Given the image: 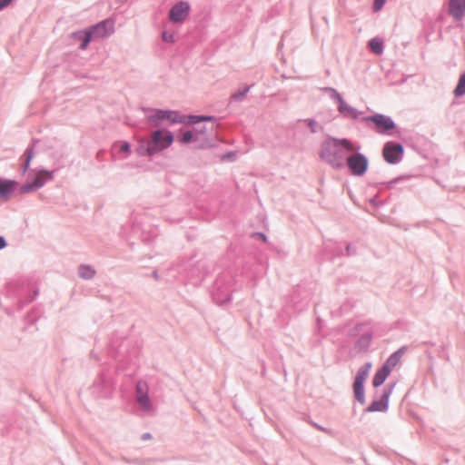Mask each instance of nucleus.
Returning <instances> with one entry per match:
<instances>
[{
  "label": "nucleus",
  "mask_w": 465,
  "mask_h": 465,
  "mask_svg": "<svg viewBox=\"0 0 465 465\" xmlns=\"http://www.w3.org/2000/svg\"><path fill=\"white\" fill-rule=\"evenodd\" d=\"M358 149H360V146L355 147L351 141L347 138L328 136L321 143L319 155L322 161L333 169L340 170L345 165L346 153Z\"/></svg>",
  "instance_id": "nucleus-1"
},
{
  "label": "nucleus",
  "mask_w": 465,
  "mask_h": 465,
  "mask_svg": "<svg viewBox=\"0 0 465 465\" xmlns=\"http://www.w3.org/2000/svg\"><path fill=\"white\" fill-rule=\"evenodd\" d=\"M173 142V134L168 130H155L151 138H141L136 153L141 156H153L168 148Z\"/></svg>",
  "instance_id": "nucleus-2"
},
{
  "label": "nucleus",
  "mask_w": 465,
  "mask_h": 465,
  "mask_svg": "<svg viewBox=\"0 0 465 465\" xmlns=\"http://www.w3.org/2000/svg\"><path fill=\"white\" fill-rule=\"evenodd\" d=\"M143 111L146 114L148 123L153 127L161 125L163 121L171 124L185 123V117L175 111L153 108H143Z\"/></svg>",
  "instance_id": "nucleus-3"
},
{
  "label": "nucleus",
  "mask_w": 465,
  "mask_h": 465,
  "mask_svg": "<svg viewBox=\"0 0 465 465\" xmlns=\"http://www.w3.org/2000/svg\"><path fill=\"white\" fill-rule=\"evenodd\" d=\"M371 369V362H365L362 366L359 368L353 382L354 397L356 401L361 405H364L366 402L364 383L367 378L369 377Z\"/></svg>",
  "instance_id": "nucleus-4"
},
{
  "label": "nucleus",
  "mask_w": 465,
  "mask_h": 465,
  "mask_svg": "<svg viewBox=\"0 0 465 465\" xmlns=\"http://www.w3.org/2000/svg\"><path fill=\"white\" fill-rule=\"evenodd\" d=\"M113 386V380L108 371H102L93 383V393L98 398H107L112 394Z\"/></svg>",
  "instance_id": "nucleus-5"
},
{
  "label": "nucleus",
  "mask_w": 465,
  "mask_h": 465,
  "mask_svg": "<svg viewBox=\"0 0 465 465\" xmlns=\"http://www.w3.org/2000/svg\"><path fill=\"white\" fill-rule=\"evenodd\" d=\"M345 163L351 174L354 176L364 175L369 167V160L367 156L359 152L346 157Z\"/></svg>",
  "instance_id": "nucleus-6"
},
{
  "label": "nucleus",
  "mask_w": 465,
  "mask_h": 465,
  "mask_svg": "<svg viewBox=\"0 0 465 465\" xmlns=\"http://www.w3.org/2000/svg\"><path fill=\"white\" fill-rule=\"evenodd\" d=\"M361 122H372L375 125V131L379 134H389L396 128L392 118L382 114L361 117Z\"/></svg>",
  "instance_id": "nucleus-7"
},
{
  "label": "nucleus",
  "mask_w": 465,
  "mask_h": 465,
  "mask_svg": "<svg viewBox=\"0 0 465 465\" xmlns=\"http://www.w3.org/2000/svg\"><path fill=\"white\" fill-rule=\"evenodd\" d=\"M404 148L400 143L387 142L382 149L384 160L390 164L399 163L403 157Z\"/></svg>",
  "instance_id": "nucleus-8"
},
{
  "label": "nucleus",
  "mask_w": 465,
  "mask_h": 465,
  "mask_svg": "<svg viewBox=\"0 0 465 465\" xmlns=\"http://www.w3.org/2000/svg\"><path fill=\"white\" fill-rule=\"evenodd\" d=\"M396 382L388 383L383 389L380 400L373 401L366 409L368 412L387 411L389 409V400L393 391Z\"/></svg>",
  "instance_id": "nucleus-9"
},
{
  "label": "nucleus",
  "mask_w": 465,
  "mask_h": 465,
  "mask_svg": "<svg viewBox=\"0 0 465 465\" xmlns=\"http://www.w3.org/2000/svg\"><path fill=\"white\" fill-rule=\"evenodd\" d=\"M93 39L107 37L114 33V21L111 19L103 20L87 28Z\"/></svg>",
  "instance_id": "nucleus-10"
},
{
  "label": "nucleus",
  "mask_w": 465,
  "mask_h": 465,
  "mask_svg": "<svg viewBox=\"0 0 465 465\" xmlns=\"http://www.w3.org/2000/svg\"><path fill=\"white\" fill-rule=\"evenodd\" d=\"M190 5L187 2H178L169 11V20L172 23L183 22L190 13Z\"/></svg>",
  "instance_id": "nucleus-11"
},
{
  "label": "nucleus",
  "mask_w": 465,
  "mask_h": 465,
  "mask_svg": "<svg viewBox=\"0 0 465 465\" xmlns=\"http://www.w3.org/2000/svg\"><path fill=\"white\" fill-rule=\"evenodd\" d=\"M337 110L344 118L361 121V115L362 114V112L348 104L345 100L342 102L341 101V104L337 106Z\"/></svg>",
  "instance_id": "nucleus-12"
},
{
  "label": "nucleus",
  "mask_w": 465,
  "mask_h": 465,
  "mask_svg": "<svg viewBox=\"0 0 465 465\" xmlns=\"http://www.w3.org/2000/svg\"><path fill=\"white\" fill-rule=\"evenodd\" d=\"M449 12L456 21L461 20L465 15V0H450Z\"/></svg>",
  "instance_id": "nucleus-13"
},
{
  "label": "nucleus",
  "mask_w": 465,
  "mask_h": 465,
  "mask_svg": "<svg viewBox=\"0 0 465 465\" xmlns=\"http://www.w3.org/2000/svg\"><path fill=\"white\" fill-rule=\"evenodd\" d=\"M54 171L41 169L35 173L32 183H34L35 187H36L38 190L45 185L46 181H51L54 179Z\"/></svg>",
  "instance_id": "nucleus-14"
},
{
  "label": "nucleus",
  "mask_w": 465,
  "mask_h": 465,
  "mask_svg": "<svg viewBox=\"0 0 465 465\" xmlns=\"http://www.w3.org/2000/svg\"><path fill=\"white\" fill-rule=\"evenodd\" d=\"M405 351H406V346L401 347L399 350H397L391 355L389 356V358L386 360V361L383 363V365L381 367H383L384 369L387 368L388 371L391 372L393 368L398 364V362L401 359Z\"/></svg>",
  "instance_id": "nucleus-15"
},
{
  "label": "nucleus",
  "mask_w": 465,
  "mask_h": 465,
  "mask_svg": "<svg viewBox=\"0 0 465 465\" xmlns=\"http://www.w3.org/2000/svg\"><path fill=\"white\" fill-rule=\"evenodd\" d=\"M70 36L73 40L81 42L79 45L81 50L86 49L91 42L90 33H88L87 29L73 32Z\"/></svg>",
  "instance_id": "nucleus-16"
},
{
  "label": "nucleus",
  "mask_w": 465,
  "mask_h": 465,
  "mask_svg": "<svg viewBox=\"0 0 465 465\" xmlns=\"http://www.w3.org/2000/svg\"><path fill=\"white\" fill-rule=\"evenodd\" d=\"M16 182L15 180H6L0 178V199H7L15 191Z\"/></svg>",
  "instance_id": "nucleus-17"
},
{
  "label": "nucleus",
  "mask_w": 465,
  "mask_h": 465,
  "mask_svg": "<svg viewBox=\"0 0 465 465\" xmlns=\"http://www.w3.org/2000/svg\"><path fill=\"white\" fill-rule=\"evenodd\" d=\"M35 141L33 142L32 145H30L26 148V150L25 151V153L23 154L24 163H23V166L21 169L22 174H25L28 171L30 163L35 156Z\"/></svg>",
  "instance_id": "nucleus-18"
},
{
  "label": "nucleus",
  "mask_w": 465,
  "mask_h": 465,
  "mask_svg": "<svg viewBox=\"0 0 465 465\" xmlns=\"http://www.w3.org/2000/svg\"><path fill=\"white\" fill-rule=\"evenodd\" d=\"M78 276L83 280H92L96 274V270L90 264H80L78 267Z\"/></svg>",
  "instance_id": "nucleus-19"
},
{
  "label": "nucleus",
  "mask_w": 465,
  "mask_h": 465,
  "mask_svg": "<svg viewBox=\"0 0 465 465\" xmlns=\"http://www.w3.org/2000/svg\"><path fill=\"white\" fill-rule=\"evenodd\" d=\"M183 116L185 117L184 124H200L201 122H213L214 123L216 121V118L214 116H211V115L190 114V115H183Z\"/></svg>",
  "instance_id": "nucleus-20"
},
{
  "label": "nucleus",
  "mask_w": 465,
  "mask_h": 465,
  "mask_svg": "<svg viewBox=\"0 0 465 465\" xmlns=\"http://www.w3.org/2000/svg\"><path fill=\"white\" fill-rule=\"evenodd\" d=\"M390 374L391 372L388 371L387 368L381 367L373 376V387L378 388L382 385Z\"/></svg>",
  "instance_id": "nucleus-21"
},
{
  "label": "nucleus",
  "mask_w": 465,
  "mask_h": 465,
  "mask_svg": "<svg viewBox=\"0 0 465 465\" xmlns=\"http://www.w3.org/2000/svg\"><path fill=\"white\" fill-rule=\"evenodd\" d=\"M299 123H304L312 134L323 132L324 127L314 118H306L298 120Z\"/></svg>",
  "instance_id": "nucleus-22"
},
{
  "label": "nucleus",
  "mask_w": 465,
  "mask_h": 465,
  "mask_svg": "<svg viewBox=\"0 0 465 465\" xmlns=\"http://www.w3.org/2000/svg\"><path fill=\"white\" fill-rule=\"evenodd\" d=\"M219 289H220V286H219V282H216V290H214L213 292V298L217 304L223 305L231 301V294L228 292L222 293V292H220Z\"/></svg>",
  "instance_id": "nucleus-23"
},
{
  "label": "nucleus",
  "mask_w": 465,
  "mask_h": 465,
  "mask_svg": "<svg viewBox=\"0 0 465 465\" xmlns=\"http://www.w3.org/2000/svg\"><path fill=\"white\" fill-rule=\"evenodd\" d=\"M372 335L371 333L362 334L356 341L355 348L361 351H365L371 345Z\"/></svg>",
  "instance_id": "nucleus-24"
},
{
  "label": "nucleus",
  "mask_w": 465,
  "mask_h": 465,
  "mask_svg": "<svg viewBox=\"0 0 465 465\" xmlns=\"http://www.w3.org/2000/svg\"><path fill=\"white\" fill-rule=\"evenodd\" d=\"M136 401L143 411L149 412L153 409V404L149 394L136 397Z\"/></svg>",
  "instance_id": "nucleus-25"
},
{
  "label": "nucleus",
  "mask_w": 465,
  "mask_h": 465,
  "mask_svg": "<svg viewBox=\"0 0 465 465\" xmlns=\"http://www.w3.org/2000/svg\"><path fill=\"white\" fill-rule=\"evenodd\" d=\"M453 94L456 97H460L465 94V72L460 75Z\"/></svg>",
  "instance_id": "nucleus-26"
},
{
  "label": "nucleus",
  "mask_w": 465,
  "mask_h": 465,
  "mask_svg": "<svg viewBox=\"0 0 465 465\" xmlns=\"http://www.w3.org/2000/svg\"><path fill=\"white\" fill-rule=\"evenodd\" d=\"M323 92L328 93L330 97L335 101L338 104H341V101H344L341 94L333 87H323L322 89Z\"/></svg>",
  "instance_id": "nucleus-27"
},
{
  "label": "nucleus",
  "mask_w": 465,
  "mask_h": 465,
  "mask_svg": "<svg viewBox=\"0 0 465 465\" xmlns=\"http://www.w3.org/2000/svg\"><path fill=\"white\" fill-rule=\"evenodd\" d=\"M369 45L376 54H381L383 53V43L381 40L372 38L369 42Z\"/></svg>",
  "instance_id": "nucleus-28"
},
{
  "label": "nucleus",
  "mask_w": 465,
  "mask_h": 465,
  "mask_svg": "<svg viewBox=\"0 0 465 465\" xmlns=\"http://www.w3.org/2000/svg\"><path fill=\"white\" fill-rule=\"evenodd\" d=\"M252 85H247L242 90L232 94L231 99L237 101V102H242L244 100L246 94L252 88Z\"/></svg>",
  "instance_id": "nucleus-29"
},
{
  "label": "nucleus",
  "mask_w": 465,
  "mask_h": 465,
  "mask_svg": "<svg viewBox=\"0 0 465 465\" xmlns=\"http://www.w3.org/2000/svg\"><path fill=\"white\" fill-rule=\"evenodd\" d=\"M136 397L148 394V385L143 381H138L135 385Z\"/></svg>",
  "instance_id": "nucleus-30"
},
{
  "label": "nucleus",
  "mask_w": 465,
  "mask_h": 465,
  "mask_svg": "<svg viewBox=\"0 0 465 465\" xmlns=\"http://www.w3.org/2000/svg\"><path fill=\"white\" fill-rule=\"evenodd\" d=\"M35 191H37V189L32 182H26L19 187V193L21 194L29 193Z\"/></svg>",
  "instance_id": "nucleus-31"
},
{
  "label": "nucleus",
  "mask_w": 465,
  "mask_h": 465,
  "mask_svg": "<svg viewBox=\"0 0 465 465\" xmlns=\"http://www.w3.org/2000/svg\"><path fill=\"white\" fill-rule=\"evenodd\" d=\"M195 134L193 131H186L183 134L180 142L183 143H189L193 141H196Z\"/></svg>",
  "instance_id": "nucleus-32"
},
{
  "label": "nucleus",
  "mask_w": 465,
  "mask_h": 465,
  "mask_svg": "<svg viewBox=\"0 0 465 465\" xmlns=\"http://www.w3.org/2000/svg\"><path fill=\"white\" fill-rule=\"evenodd\" d=\"M162 39L166 43H173L175 41L173 34L168 33L166 31L163 32Z\"/></svg>",
  "instance_id": "nucleus-33"
},
{
  "label": "nucleus",
  "mask_w": 465,
  "mask_h": 465,
  "mask_svg": "<svg viewBox=\"0 0 465 465\" xmlns=\"http://www.w3.org/2000/svg\"><path fill=\"white\" fill-rule=\"evenodd\" d=\"M385 3V0H375L373 4V9L375 11L380 10Z\"/></svg>",
  "instance_id": "nucleus-34"
},
{
  "label": "nucleus",
  "mask_w": 465,
  "mask_h": 465,
  "mask_svg": "<svg viewBox=\"0 0 465 465\" xmlns=\"http://www.w3.org/2000/svg\"><path fill=\"white\" fill-rule=\"evenodd\" d=\"M312 424L316 429H318V430H321V431H323V432L328 433V434H330V433H331V430H330V429H328V428L322 427V425H320V424H318V423H316V422H312Z\"/></svg>",
  "instance_id": "nucleus-35"
},
{
  "label": "nucleus",
  "mask_w": 465,
  "mask_h": 465,
  "mask_svg": "<svg viewBox=\"0 0 465 465\" xmlns=\"http://www.w3.org/2000/svg\"><path fill=\"white\" fill-rule=\"evenodd\" d=\"M405 179H408L407 176H400V177H397L393 180H391V182H389L388 183V186L391 187L392 184H396L398 183L400 181H402V180H405Z\"/></svg>",
  "instance_id": "nucleus-36"
},
{
  "label": "nucleus",
  "mask_w": 465,
  "mask_h": 465,
  "mask_svg": "<svg viewBox=\"0 0 465 465\" xmlns=\"http://www.w3.org/2000/svg\"><path fill=\"white\" fill-rule=\"evenodd\" d=\"M130 150H131V146H130L129 143H127V142H124L120 147V152H122V153L130 152Z\"/></svg>",
  "instance_id": "nucleus-37"
},
{
  "label": "nucleus",
  "mask_w": 465,
  "mask_h": 465,
  "mask_svg": "<svg viewBox=\"0 0 465 465\" xmlns=\"http://www.w3.org/2000/svg\"><path fill=\"white\" fill-rule=\"evenodd\" d=\"M194 132H195V136H196L195 139L198 140L199 135L206 133V128L205 127H203V128L196 127V128H194Z\"/></svg>",
  "instance_id": "nucleus-38"
},
{
  "label": "nucleus",
  "mask_w": 465,
  "mask_h": 465,
  "mask_svg": "<svg viewBox=\"0 0 465 465\" xmlns=\"http://www.w3.org/2000/svg\"><path fill=\"white\" fill-rule=\"evenodd\" d=\"M236 157V153L234 152H229L223 156V159H229V160H234Z\"/></svg>",
  "instance_id": "nucleus-39"
},
{
  "label": "nucleus",
  "mask_w": 465,
  "mask_h": 465,
  "mask_svg": "<svg viewBox=\"0 0 465 465\" xmlns=\"http://www.w3.org/2000/svg\"><path fill=\"white\" fill-rule=\"evenodd\" d=\"M346 252H347L348 255H351V254H355L356 253V250L353 249L351 244H347L346 245Z\"/></svg>",
  "instance_id": "nucleus-40"
},
{
  "label": "nucleus",
  "mask_w": 465,
  "mask_h": 465,
  "mask_svg": "<svg viewBox=\"0 0 465 465\" xmlns=\"http://www.w3.org/2000/svg\"><path fill=\"white\" fill-rule=\"evenodd\" d=\"M12 0H0V10H3L5 7H6Z\"/></svg>",
  "instance_id": "nucleus-41"
},
{
  "label": "nucleus",
  "mask_w": 465,
  "mask_h": 465,
  "mask_svg": "<svg viewBox=\"0 0 465 465\" xmlns=\"http://www.w3.org/2000/svg\"><path fill=\"white\" fill-rule=\"evenodd\" d=\"M6 241L3 236H0V250L6 246Z\"/></svg>",
  "instance_id": "nucleus-42"
},
{
  "label": "nucleus",
  "mask_w": 465,
  "mask_h": 465,
  "mask_svg": "<svg viewBox=\"0 0 465 465\" xmlns=\"http://www.w3.org/2000/svg\"><path fill=\"white\" fill-rule=\"evenodd\" d=\"M141 439H142L143 440H150V439H152V434H151V433H149V432H145V433H143V434L142 435Z\"/></svg>",
  "instance_id": "nucleus-43"
},
{
  "label": "nucleus",
  "mask_w": 465,
  "mask_h": 465,
  "mask_svg": "<svg viewBox=\"0 0 465 465\" xmlns=\"http://www.w3.org/2000/svg\"><path fill=\"white\" fill-rule=\"evenodd\" d=\"M256 235L260 237L263 242L267 241V236L262 232H257Z\"/></svg>",
  "instance_id": "nucleus-44"
},
{
  "label": "nucleus",
  "mask_w": 465,
  "mask_h": 465,
  "mask_svg": "<svg viewBox=\"0 0 465 465\" xmlns=\"http://www.w3.org/2000/svg\"><path fill=\"white\" fill-rule=\"evenodd\" d=\"M37 294H38V291L37 290L34 291L33 296L31 297V299L27 302H33L35 300V298L37 296Z\"/></svg>",
  "instance_id": "nucleus-45"
},
{
  "label": "nucleus",
  "mask_w": 465,
  "mask_h": 465,
  "mask_svg": "<svg viewBox=\"0 0 465 465\" xmlns=\"http://www.w3.org/2000/svg\"><path fill=\"white\" fill-rule=\"evenodd\" d=\"M153 276L157 278V272H153Z\"/></svg>",
  "instance_id": "nucleus-46"
}]
</instances>
